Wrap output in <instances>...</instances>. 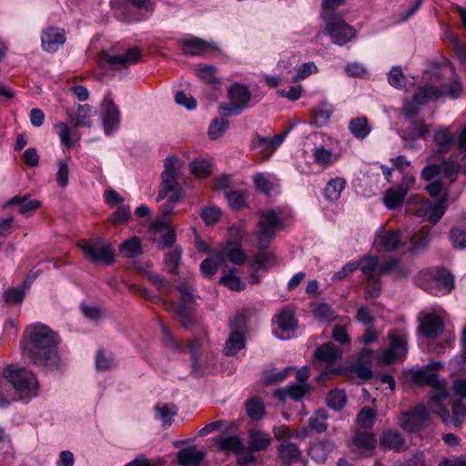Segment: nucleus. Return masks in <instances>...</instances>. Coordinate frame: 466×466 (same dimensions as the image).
Masks as SVG:
<instances>
[{
	"label": "nucleus",
	"mask_w": 466,
	"mask_h": 466,
	"mask_svg": "<svg viewBox=\"0 0 466 466\" xmlns=\"http://www.w3.org/2000/svg\"><path fill=\"white\" fill-rule=\"evenodd\" d=\"M390 346L381 356V362L390 364L393 361L402 359L408 352V337L402 330H395L389 334Z\"/></svg>",
	"instance_id": "12"
},
{
	"label": "nucleus",
	"mask_w": 466,
	"mask_h": 466,
	"mask_svg": "<svg viewBox=\"0 0 466 466\" xmlns=\"http://www.w3.org/2000/svg\"><path fill=\"white\" fill-rule=\"evenodd\" d=\"M353 446L362 454L370 453L377 444L375 436L368 432H358L352 440Z\"/></svg>",
	"instance_id": "27"
},
{
	"label": "nucleus",
	"mask_w": 466,
	"mask_h": 466,
	"mask_svg": "<svg viewBox=\"0 0 466 466\" xmlns=\"http://www.w3.org/2000/svg\"><path fill=\"white\" fill-rule=\"evenodd\" d=\"M228 205L236 210L242 208L246 205V193L244 191H229L226 194Z\"/></svg>",
	"instance_id": "56"
},
{
	"label": "nucleus",
	"mask_w": 466,
	"mask_h": 466,
	"mask_svg": "<svg viewBox=\"0 0 466 466\" xmlns=\"http://www.w3.org/2000/svg\"><path fill=\"white\" fill-rule=\"evenodd\" d=\"M328 418L327 411L324 410H319L315 412L309 420V426L310 429L318 431L323 432L327 430L326 420Z\"/></svg>",
	"instance_id": "47"
},
{
	"label": "nucleus",
	"mask_w": 466,
	"mask_h": 466,
	"mask_svg": "<svg viewBox=\"0 0 466 466\" xmlns=\"http://www.w3.org/2000/svg\"><path fill=\"white\" fill-rule=\"evenodd\" d=\"M230 102L219 105V110L224 116H238L248 107L251 99L248 89L242 85H234L229 90Z\"/></svg>",
	"instance_id": "9"
},
{
	"label": "nucleus",
	"mask_w": 466,
	"mask_h": 466,
	"mask_svg": "<svg viewBox=\"0 0 466 466\" xmlns=\"http://www.w3.org/2000/svg\"><path fill=\"white\" fill-rule=\"evenodd\" d=\"M410 380L420 386L429 385L433 388L431 396L437 390L446 388V384L441 381L438 375L433 372H429L423 370H410L408 373Z\"/></svg>",
	"instance_id": "19"
},
{
	"label": "nucleus",
	"mask_w": 466,
	"mask_h": 466,
	"mask_svg": "<svg viewBox=\"0 0 466 466\" xmlns=\"http://www.w3.org/2000/svg\"><path fill=\"white\" fill-rule=\"evenodd\" d=\"M441 172L447 177L453 180L460 171H461V164H458L454 160L448 159L440 165Z\"/></svg>",
	"instance_id": "64"
},
{
	"label": "nucleus",
	"mask_w": 466,
	"mask_h": 466,
	"mask_svg": "<svg viewBox=\"0 0 466 466\" xmlns=\"http://www.w3.org/2000/svg\"><path fill=\"white\" fill-rule=\"evenodd\" d=\"M447 398V388L437 390L431 397L430 409L433 413L438 414L445 424L459 427L466 419V407L461 400L455 401L452 405V416H451L449 410L443 406V401Z\"/></svg>",
	"instance_id": "6"
},
{
	"label": "nucleus",
	"mask_w": 466,
	"mask_h": 466,
	"mask_svg": "<svg viewBox=\"0 0 466 466\" xmlns=\"http://www.w3.org/2000/svg\"><path fill=\"white\" fill-rule=\"evenodd\" d=\"M325 32L333 44L345 46L356 37L357 32L353 26L347 24L339 15H325Z\"/></svg>",
	"instance_id": "7"
},
{
	"label": "nucleus",
	"mask_w": 466,
	"mask_h": 466,
	"mask_svg": "<svg viewBox=\"0 0 466 466\" xmlns=\"http://www.w3.org/2000/svg\"><path fill=\"white\" fill-rule=\"evenodd\" d=\"M357 262L361 272L366 275L367 278L380 276V261L377 257L363 256Z\"/></svg>",
	"instance_id": "38"
},
{
	"label": "nucleus",
	"mask_w": 466,
	"mask_h": 466,
	"mask_svg": "<svg viewBox=\"0 0 466 466\" xmlns=\"http://www.w3.org/2000/svg\"><path fill=\"white\" fill-rule=\"evenodd\" d=\"M100 110L104 131L106 135H111L120 126V112L109 96L104 98Z\"/></svg>",
	"instance_id": "16"
},
{
	"label": "nucleus",
	"mask_w": 466,
	"mask_h": 466,
	"mask_svg": "<svg viewBox=\"0 0 466 466\" xmlns=\"http://www.w3.org/2000/svg\"><path fill=\"white\" fill-rule=\"evenodd\" d=\"M405 197V192L399 187L390 188L384 194L383 202L388 208L393 209L402 204Z\"/></svg>",
	"instance_id": "41"
},
{
	"label": "nucleus",
	"mask_w": 466,
	"mask_h": 466,
	"mask_svg": "<svg viewBox=\"0 0 466 466\" xmlns=\"http://www.w3.org/2000/svg\"><path fill=\"white\" fill-rule=\"evenodd\" d=\"M309 389L310 387L309 384L296 383L278 390L276 395L283 401H285L287 398L298 400L303 398Z\"/></svg>",
	"instance_id": "31"
},
{
	"label": "nucleus",
	"mask_w": 466,
	"mask_h": 466,
	"mask_svg": "<svg viewBox=\"0 0 466 466\" xmlns=\"http://www.w3.org/2000/svg\"><path fill=\"white\" fill-rule=\"evenodd\" d=\"M116 365V360L112 353L98 350L96 357V367L98 370H106Z\"/></svg>",
	"instance_id": "50"
},
{
	"label": "nucleus",
	"mask_w": 466,
	"mask_h": 466,
	"mask_svg": "<svg viewBox=\"0 0 466 466\" xmlns=\"http://www.w3.org/2000/svg\"><path fill=\"white\" fill-rule=\"evenodd\" d=\"M333 112L332 105L328 102H321L311 110V115L315 124L318 127H323L328 124Z\"/></svg>",
	"instance_id": "32"
},
{
	"label": "nucleus",
	"mask_w": 466,
	"mask_h": 466,
	"mask_svg": "<svg viewBox=\"0 0 466 466\" xmlns=\"http://www.w3.org/2000/svg\"><path fill=\"white\" fill-rule=\"evenodd\" d=\"M450 238L454 248L466 249V227L459 226L451 228Z\"/></svg>",
	"instance_id": "48"
},
{
	"label": "nucleus",
	"mask_w": 466,
	"mask_h": 466,
	"mask_svg": "<svg viewBox=\"0 0 466 466\" xmlns=\"http://www.w3.org/2000/svg\"><path fill=\"white\" fill-rule=\"evenodd\" d=\"M271 442V438L268 433L259 431H250L248 433V449L251 453L267 449Z\"/></svg>",
	"instance_id": "29"
},
{
	"label": "nucleus",
	"mask_w": 466,
	"mask_h": 466,
	"mask_svg": "<svg viewBox=\"0 0 466 466\" xmlns=\"http://www.w3.org/2000/svg\"><path fill=\"white\" fill-rule=\"evenodd\" d=\"M245 337L239 331H233L226 342V351L228 355H235L245 347Z\"/></svg>",
	"instance_id": "43"
},
{
	"label": "nucleus",
	"mask_w": 466,
	"mask_h": 466,
	"mask_svg": "<svg viewBox=\"0 0 466 466\" xmlns=\"http://www.w3.org/2000/svg\"><path fill=\"white\" fill-rule=\"evenodd\" d=\"M380 276H371L367 278L365 297L367 299H376L380 294L381 285L380 281Z\"/></svg>",
	"instance_id": "53"
},
{
	"label": "nucleus",
	"mask_w": 466,
	"mask_h": 466,
	"mask_svg": "<svg viewBox=\"0 0 466 466\" xmlns=\"http://www.w3.org/2000/svg\"><path fill=\"white\" fill-rule=\"evenodd\" d=\"M6 378L15 390V400L31 399L38 393V381L34 373L24 368L9 366Z\"/></svg>",
	"instance_id": "5"
},
{
	"label": "nucleus",
	"mask_w": 466,
	"mask_h": 466,
	"mask_svg": "<svg viewBox=\"0 0 466 466\" xmlns=\"http://www.w3.org/2000/svg\"><path fill=\"white\" fill-rule=\"evenodd\" d=\"M346 186L347 181L345 178L339 177L331 178L324 188L323 194L325 198L330 202L337 201L346 188Z\"/></svg>",
	"instance_id": "28"
},
{
	"label": "nucleus",
	"mask_w": 466,
	"mask_h": 466,
	"mask_svg": "<svg viewBox=\"0 0 466 466\" xmlns=\"http://www.w3.org/2000/svg\"><path fill=\"white\" fill-rule=\"evenodd\" d=\"M375 420L376 412L370 408H363L357 416L358 425L364 429L372 427Z\"/></svg>",
	"instance_id": "54"
},
{
	"label": "nucleus",
	"mask_w": 466,
	"mask_h": 466,
	"mask_svg": "<svg viewBox=\"0 0 466 466\" xmlns=\"http://www.w3.org/2000/svg\"><path fill=\"white\" fill-rule=\"evenodd\" d=\"M220 283L225 285L227 288L237 291L242 290L245 288V284L236 275V271L233 269H230L221 278Z\"/></svg>",
	"instance_id": "49"
},
{
	"label": "nucleus",
	"mask_w": 466,
	"mask_h": 466,
	"mask_svg": "<svg viewBox=\"0 0 466 466\" xmlns=\"http://www.w3.org/2000/svg\"><path fill=\"white\" fill-rule=\"evenodd\" d=\"M222 265L224 264L218 260L217 252H215L211 258L202 261L200 270L204 276L210 277L213 276Z\"/></svg>",
	"instance_id": "52"
},
{
	"label": "nucleus",
	"mask_w": 466,
	"mask_h": 466,
	"mask_svg": "<svg viewBox=\"0 0 466 466\" xmlns=\"http://www.w3.org/2000/svg\"><path fill=\"white\" fill-rule=\"evenodd\" d=\"M345 72L349 76L364 78L368 76L367 67L358 62L349 63L345 66Z\"/></svg>",
	"instance_id": "62"
},
{
	"label": "nucleus",
	"mask_w": 466,
	"mask_h": 466,
	"mask_svg": "<svg viewBox=\"0 0 466 466\" xmlns=\"http://www.w3.org/2000/svg\"><path fill=\"white\" fill-rule=\"evenodd\" d=\"M312 156L314 162L322 167H329L337 160V156L334 154L333 150L322 145L316 146L312 149Z\"/></svg>",
	"instance_id": "33"
},
{
	"label": "nucleus",
	"mask_w": 466,
	"mask_h": 466,
	"mask_svg": "<svg viewBox=\"0 0 466 466\" xmlns=\"http://www.w3.org/2000/svg\"><path fill=\"white\" fill-rule=\"evenodd\" d=\"M408 238H410V242L408 249L417 251L429 244L431 236L429 232H420L413 236H402L400 231H385L381 229L377 232L373 245L379 250L392 251L405 245Z\"/></svg>",
	"instance_id": "3"
},
{
	"label": "nucleus",
	"mask_w": 466,
	"mask_h": 466,
	"mask_svg": "<svg viewBox=\"0 0 466 466\" xmlns=\"http://www.w3.org/2000/svg\"><path fill=\"white\" fill-rule=\"evenodd\" d=\"M79 248L85 256L93 262L110 264L114 261V249L110 244L106 243L102 238L81 240L78 242Z\"/></svg>",
	"instance_id": "8"
},
{
	"label": "nucleus",
	"mask_w": 466,
	"mask_h": 466,
	"mask_svg": "<svg viewBox=\"0 0 466 466\" xmlns=\"http://www.w3.org/2000/svg\"><path fill=\"white\" fill-rule=\"evenodd\" d=\"M56 130L58 133L60 141L63 145L70 147L73 145L72 130L65 123L58 122L55 126Z\"/></svg>",
	"instance_id": "63"
},
{
	"label": "nucleus",
	"mask_w": 466,
	"mask_h": 466,
	"mask_svg": "<svg viewBox=\"0 0 466 466\" xmlns=\"http://www.w3.org/2000/svg\"><path fill=\"white\" fill-rule=\"evenodd\" d=\"M430 129L423 122L413 121L408 130L407 136L410 139L422 138L429 135Z\"/></svg>",
	"instance_id": "59"
},
{
	"label": "nucleus",
	"mask_w": 466,
	"mask_h": 466,
	"mask_svg": "<svg viewBox=\"0 0 466 466\" xmlns=\"http://www.w3.org/2000/svg\"><path fill=\"white\" fill-rule=\"evenodd\" d=\"M5 205H16L21 214L30 217L41 206V202L37 199L30 198L27 196H16L9 199Z\"/></svg>",
	"instance_id": "26"
},
{
	"label": "nucleus",
	"mask_w": 466,
	"mask_h": 466,
	"mask_svg": "<svg viewBox=\"0 0 466 466\" xmlns=\"http://www.w3.org/2000/svg\"><path fill=\"white\" fill-rule=\"evenodd\" d=\"M380 443L384 449L399 451L404 446V440L398 431L388 430L382 433Z\"/></svg>",
	"instance_id": "30"
},
{
	"label": "nucleus",
	"mask_w": 466,
	"mask_h": 466,
	"mask_svg": "<svg viewBox=\"0 0 466 466\" xmlns=\"http://www.w3.org/2000/svg\"><path fill=\"white\" fill-rule=\"evenodd\" d=\"M200 216L206 225H214L219 221L221 210L218 207L208 206L202 209Z\"/></svg>",
	"instance_id": "55"
},
{
	"label": "nucleus",
	"mask_w": 466,
	"mask_h": 466,
	"mask_svg": "<svg viewBox=\"0 0 466 466\" xmlns=\"http://www.w3.org/2000/svg\"><path fill=\"white\" fill-rule=\"evenodd\" d=\"M92 116V109L88 104L79 105L77 106L76 116H72L68 113V116L71 122L74 124L76 127H92V121L90 119Z\"/></svg>",
	"instance_id": "34"
},
{
	"label": "nucleus",
	"mask_w": 466,
	"mask_h": 466,
	"mask_svg": "<svg viewBox=\"0 0 466 466\" xmlns=\"http://www.w3.org/2000/svg\"><path fill=\"white\" fill-rule=\"evenodd\" d=\"M150 230L155 235L163 233V236L157 240V245L161 249L171 247L176 241V234L174 230L168 229L167 223L163 219H157L150 225Z\"/></svg>",
	"instance_id": "21"
},
{
	"label": "nucleus",
	"mask_w": 466,
	"mask_h": 466,
	"mask_svg": "<svg viewBox=\"0 0 466 466\" xmlns=\"http://www.w3.org/2000/svg\"><path fill=\"white\" fill-rule=\"evenodd\" d=\"M420 329L424 336L430 339L436 338L443 330V321L435 313H425L420 318Z\"/></svg>",
	"instance_id": "20"
},
{
	"label": "nucleus",
	"mask_w": 466,
	"mask_h": 466,
	"mask_svg": "<svg viewBox=\"0 0 466 466\" xmlns=\"http://www.w3.org/2000/svg\"><path fill=\"white\" fill-rule=\"evenodd\" d=\"M205 452L195 446L180 450L177 452V461L183 466H198L205 458Z\"/></svg>",
	"instance_id": "25"
},
{
	"label": "nucleus",
	"mask_w": 466,
	"mask_h": 466,
	"mask_svg": "<svg viewBox=\"0 0 466 466\" xmlns=\"http://www.w3.org/2000/svg\"><path fill=\"white\" fill-rule=\"evenodd\" d=\"M181 254L182 250L177 248L166 253L165 265L170 272H176L181 259Z\"/></svg>",
	"instance_id": "61"
},
{
	"label": "nucleus",
	"mask_w": 466,
	"mask_h": 466,
	"mask_svg": "<svg viewBox=\"0 0 466 466\" xmlns=\"http://www.w3.org/2000/svg\"><path fill=\"white\" fill-rule=\"evenodd\" d=\"M349 129L351 134L359 139L365 138L371 131L369 121L365 116H360L352 119L349 124Z\"/></svg>",
	"instance_id": "35"
},
{
	"label": "nucleus",
	"mask_w": 466,
	"mask_h": 466,
	"mask_svg": "<svg viewBox=\"0 0 466 466\" xmlns=\"http://www.w3.org/2000/svg\"><path fill=\"white\" fill-rule=\"evenodd\" d=\"M442 96L441 91L435 86H425L419 88L414 94V101L418 105H425L430 101L436 100Z\"/></svg>",
	"instance_id": "36"
},
{
	"label": "nucleus",
	"mask_w": 466,
	"mask_h": 466,
	"mask_svg": "<svg viewBox=\"0 0 466 466\" xmlns=\"http://www.w3.org/2000/svg\"><path fill=\"white\" fill-rule=\"evenodd\" d=\"M347 400V396L343 390H331L327 396V403L329 408L334 410L342 409Z\"/></svg>",
	"instance_id": "51"
},
{
	"label": "nucleus",
	"mask_w": 466,
	"mask_h": 466,
	"mask_svg": "<svg viewBox=\"0 0 466 466\" xmlns=\"http://www.w3.org/2000/svg\"><path fill=\"white\" fill-rule=\"evenodd\" d=\"M388 81L395 88L404 87L406 77L400 66H393L388 75Z\"/></svg>",
	"instance_id": "57"
},
{
	"label": "nucleus",
	"mask_w": 466,
	"mask_h": 466,
	"mask_svg": "<svg viewBox=\"0 0 466 466\" xmlns=\"http://www.w3.org/2000/svg\"><path fill=\"white\" fill-rule=\"evenodd\" d=\"M141 54L138 48L128 49L122 55L104 54L99 59V65L105 69H121L139 62Z\"/></svg>",
	"instance_id": "13"
},
{
	"label": "nucleus",
	"mask_w": 466,
	"mask_h": 466,
	"mask_svg": "<svg viewBox=\"0 0 466 466\" xmlns=\"http://www.w3.org/2000/svg\"><path fill=\"white\" fill-rule=\"evenodd\" d=\"M120 253L126 258H136L142 254L141 241L137 237H132L119 246Z\"/></svg>",
	"instance_id": "39"
},
{
	"label": "nucleus",
	"mask_w": 466,
	"mask_h": 466,
	"mask_svg": "<svg viewBox=\"0 0 466 466\" xmlns=\"http://www.w3.org/2000/svg\"><path fill=\"white\" fill-rule=\"evenodd\" d=\"M245 254L238 245L228 243L220 250L217 251V258L223 264L230 261L233 264L240 265L245 261Z\"/></svg>",
	"instance_id": "22"
},
{
	"label": "nucleus",
	"mask_w": 466,
	"mask_h": 466,
	"mask_svg": "<svg viewBox=\"0 0 466 466\" xmlns=\"http://www.w3.org/2000/svg\"><path fill=\"white\" fill-rule=\"evenodd\" d=\"M66 37L64 29L50 26L41 35V46L44 51L56 52L66 43Z\"/></svg>",
	"instance_id": "17"
},
{
	"label": "nucleus",
	"mask_w": 466,
	"mask_h": 466,
	"mask_svg": "<svg viewBox=\"0 0 466 466\" xmlns=\"http://www.w3.org/2000/svg\"><path fill=\"white\" fill-rule=\"evenodd\" d=\"M71 159L66 157L56 162V180L60 187H66L68 185L69 174H70Z\"/></svg>",
	"instance_id": "40"
},
{
	"label": "nucleus",
	"mask_w": 466,
	"mask_h": 466,
	"mask_svg": "<svg viewBox=\"0 0 466 466\" xmlns=\"http://www.w3.org/2000/svg\"><path fill=\"white\" fill-rule=\"evenodd\" d=\"M446 209V198L438 201L423 200L417 205L414 214L426 218L431 224H436L442 218Z\"/></svg>",
	"instance_id": "15"
},
{
	"label": "nucleus",
	"mask_w": 466,
	"mask_h": 466,
	"mask_svg": "<svg viewBox=\"0 0 466 466\" xmlns=\"http://www.w3.org/2000/svg\"><path fill=\"white\" fill-rule=\"evenodd\" d=\"M228 127V121L223 118H216L212 121L208 128V136L211 139H216L222 136Z\"/></svg>",
	"instance_id": "58"
},
{
	"label": "nucleus",
	"mask_w": 466,
	"mask_h": 466,
	"mask_svg": "<svg viewBox=\"0 0 466 466\" xmlns=\"http://www.w3.org/2000/svg\"><path fill=\"white\" fill-rule=\"evenodd\" d=\"M433 141L441 152H449L455 143L454 134L451 127H440L434 132Z\"/></svg>",
	"instance_id": "24"
},
{
	"label": "nucleus",
	"mask_w": 466,
	"mask_h": 466,
	"mask_svg": "<svg viewBox=\"0 0 466 466\" xmlns=\"http://www.w3.org/2000/svg\"><path fill=\"white\" fill-rule=\"evenodd\" d=\"M294 127V125L290 127L289 129L285 131L284 133L275 136L273 137H257V145L264 150L269 149L271 151L276 150L280 145L283 143L284 139L289 133V131Z\"/></svg>",
	"instance_id": "37"
},
{
	"label": "nucleus",
	"mask_w": 466,
	"mask_h": 466,
	"mask_svg": "<svg viewBox=\"0 0 466 466\" xmlns=\"http://www.w3.org/2000/svg\"><path fill=\"white\" fill-rule=\"evenodd\" d=\"M190 171L197 177L204 178L210 175L211 166L206 159H195L190 163Z\"/></svg>",
	"instance_id": "46"
},
{
	"label": "nucleus",
	"mask_w": 466,
	"mask_h": 466,
	"mask_svg": "<svg viewBox=\"0 0 466 466\" xmlns=\"http://www.w3.org/2000/svg\"><path fill=\"white\" fill-rule=\"evenodd\" d=\"M253 180L256 188L260 192L268 194L273 188V183L269 175L258 173L254 176Z\"/></svg>",
	"instance_id": "60"
},
{
	"label": "nucleus",
	"mask_w": 466,
	"mask_h": 466,
	"mask_svg": "<svg viewBox=\"0 0 466 466\" xmlns=\"http://www.w3.org/2000/svg\"><path fill=\"white\" fill-rule=\"evenodd\" d=\"M181 167V161L174 156L167 157L164 161V170L161 173V183L156 201L167 199V203L161 207V212L165 218L173 214L174 206L184 198V189L178 183Z\"/></svg>",
	"instance_id": "2"
},
{
	"label": "nucleus",
	"mask_w": 466,
	"mask_h": 466,
	"mask_svg": "<svg viewBox=\"0 0 466 466\" xmlns=\"http://www.w3.org/2000/svg\"><path fill=\"white\" fill-rule=\"evenodd\" d=\"M279 454L285 463H290L299 457L300 451L296 444L284 442L279 446Z\"/></svg>",
	"instance_id": "44"
},
{
	"label": "nucleus",
	"mask_w": 466,
	"mask_h": 466,
	"mask_svg": "<svg viewBox=\"0 0 466 466\" xmlns=\"http://www.w3.org/2000/svg\"><path fill=\"white\" fill-rule=\"evenodd\" d=\"M248 416L253 420H259L265 414L264 402L259 398H252L246 403Z\"/></svg>",
	"instance_id": "42"
},
{
	"label": "nucleus",
	"mask_w": 466,
	"mask_h": 466,
	"mask_svg": "<svg viewBox=\"0 0 466 466\" xmlns=\"http://www.w3.org/2000/svg\"><path fill=\"white\" fill-rule=\"evenodd\" d=\"M58 336L47 326L36 324L25 329L20 342L22 355L32 364L54 370L59 367Z\"/></svg>",
	"instance_id": "1"
},
{
	"label": "nucleus",
	"mask_w": 466,
	"mask_h": 466,
	"mask_svg": "<svg viewBox=\"0 0 466 466\" xmlns=\"http://www.w3.org/2000/svg\"><path fill=\"white\" fill-rule=\"evenodd\" d=\"M181 43L183 53L190 56H203L217 50L215 43L195 36L185 38Z\"/></svg>",
	"instance_id": "18"
},
{
	"label": "nucleus",
	"mask_w": 466,
	"mask_h": 466,
	"mask_svg": "<svg viewBox=\"0 0 466 466\" xmlns=\"http://www.w3.org/2000/svg\"><path fill=\"white\" fill-rule=\"evenodd\" d=\"M219 451L226 453H234L238 461L246 464L255 461L253 454L245 447L243 441L238 436H221L216 440Z\"/></svg>",
	"instance_id": "11"
},
{
	"label": "nucleus",
	"mask_w": 466,
	"mask_h": 466,
	"mask_svg": "<svg viewBox=\"0 0 466 466\" xmlns=\"http://www.w3.org/2000/svg\"><path fill=\"white\" fill-rule=\"evenodd\" d=\"M156 416L161 420L165 426L171 424V419L177 413V409L174 405L157 404L155 407Z\"/></svg>",
	"instance_id": "45"
},
{
	"label": "nucleus",
	"mask_w": 466,
	"mask_h": 466,
	"mask_svg": "<svg viewBox=\"0 0 466 466\" xmlns=\"http://www.w3.org/2000/svg\"><path fill=\"white\" fill-rule=\"evenodd\" d=\"M430 420V411L424 404H419L413 410L402 413L398 419L399 426L406 431H419Z\"/></svg>",
	"instance_id": "14"
},
{
	"label": "nucleus",
	"mask_w": 466,
	"mask_h": 466,
	"mask_svg": "<svg viewBox=\"0 0 466 466\" xmlns=\"http://www.w3.org/2000/svg\"><path fill=\"white\" fill-rule=\"evenodd\" d=\"M314 366L320 370L319 382L329 378L330 375H340L344 372L341 366V350L329 342L319 347L314 352Z\"/></svg>",
	"instance_id": "4"
},
{
	"label": "nucleus",
	"mask_w": 466,
	"mask_h": 466,
	"mask_svg": "<svg viewBox=\"0 0 466 466\" xmlns=\"http://www.w3.org/2000/svg\"><path fill=\"white\" fill-rule=\"evenodd\" d=\"M276 324L280 331V334H278L280 339H289L297 327L294 315L289 310L281 311L276 318Z\"/></svg>",
	"instance_id": "23"
},
{
	"label": "nucleus",
	"mask_w": 466,
	"mask_h": 466,
	"mask_svg": "<svg viewBox=\"0 0 466 466\" xmlns=\"http://www.w3.org/2000/svg\"><path fill=\"white\" fill-rule=\"evenodd\" d=\"M279 226L280 219L275 211H264L260 214L256 232L260 249H266L268 247Z\"/></svg>",
	"instance_id": "10"
}]
</instances>
